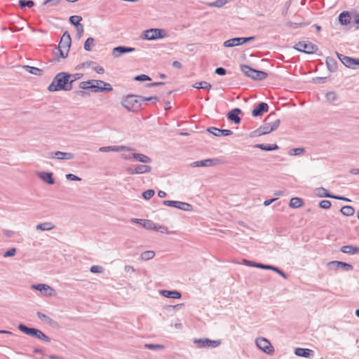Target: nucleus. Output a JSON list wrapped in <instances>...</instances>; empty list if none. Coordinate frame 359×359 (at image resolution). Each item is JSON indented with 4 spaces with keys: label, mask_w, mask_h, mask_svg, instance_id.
I'll list each match as a JSON object with an SVG mask.
<instances>
[{
    "label": "nucleus",
    "mask_w": 359,
    "mask_h": 359,
    "mask_svg": "<svg viewBox=\"0 0 359 359\" xmlns=\"http://www.w3.org/2000/svg\"><path fill=\"white\" fill-rule=\"evenodd\" d=\"M24 69H25L29 73L32 74H34V75H37V76H41L43 73V70L41 69H39L37 67H32V66H29V65H25L23 67Z\"/></svg>",
    "instance_id": "e433bc0d"
},
{
    "label": "nucleus",
    "mask_w": 359,
    "mask_h": 359,
    "mask_svg": "<svg viewBox=\"0 0 359 359\" xmlns=\"http://www.w3.org/2000/svg\"><path fill=\"white\" fill-rule=\"evenodd\" d=\"M242 111L239 108H235L228 112L227 118L234 123L238 124L241 121V118L239 117V114Z\"/></svg>",
    "instance_id": "a211bd4d"
},
{
    "label": "nucleus",
    "mask_w": 359,
    "mask_h": 359,
    "mask_svg": "<svg viewBox=\"0 0 359 359\" xmlns=\"http://www.w3.org/2000/svg\"><path fill=\"white\" fill-rule=\"evenodd\" d=\"M339 21L342 25H347L351 22V17L348 11H343L339 15Z\"/></svg>",
    "instance_id": "393cba45"
},
{
    "label": "nucleus",
    "mask_w": 359,
    "mask_h": 359,
    "mask_svg": "<svg viewBox=\"0 0 359 359\" xmlns=\"http://www.w3.org/2000/svg\"><path fill=\"white\" fill-rule=\"evenodd\" d=\"M158 100V97L157 96H151V97H144V96H140V101L142 103L145 102H147V101H152V100Z\"/></svg>",
    "instance_id": "bf43d9fd"
},
{
    "label": "nucleus",
    "mask_w": 359,
    "mask_h": 359,
    "mask_svg": "<svg viewBox=\"0 0 359 359\" xmlns=\"http://www.w3.org/2000/svg\"><path fill=\"white\" fill-rule=\"evenodd\" d=\"M294 48L299 52L312 54L318 50V46L310 41H302L296 43Z\"/></svg>",
    "instance_id": "0eeeda50"
},
{
    "label": "nucleus",
    "mask_w": 359,
    "mask_h": 359,
    "mask_svg": "<svg viewBox=\"0 0 359 359\" xmlns=\"http://www.w3.org/2000/svg\"><path fill=\"white\" fill-rule=\"evenodd\" d=\"M294 354L297 356L310 358L313 355V351L309 348H297L294 350Z\"/></svg>",
    "instance_id": "412c9836"
},
{
    "label": "nucleus",
    "mask_w": 359,
    "mask_h": 359,
    "mask_svg": "<svg viewBox=\"0 0 359 359\" xmlns=\"http://www.w3.org/2000/svg\"><path fill=\"white\" fill-rule=\"evenodd\" d=\"M82 76V74H69V80L71 81V84L72 85V83L78 79H80Z\"/></svg>",
    "instance_id": "052dcab7"
},
{
    "label": "nucleus",
    "mask_w": 359,
    "mask_h": 359,
    "mask_svg": "<svg viewBox=\"0 0 359 359\" xmlns=\"http://www.w3.org/2000/svg\"><path fill=\"white\" fill-rule=\"evenodd\" d=\"M340 212L344 216L350 217L353 215L355 210L351 205H344L341 208Z\"/></svg>",
    "instance_id": "72a5a7b5"
},
{
    "label": "nucleus",
    "mask_w": 359,
    "mask_h": 359,
    "mask_svg": "<svg viewBox=\"0 0 359 359\" xmlns=\"http://www.w3.org/2000/svg\"><path fill=\"white\" fill-rule=\"evenodd\" d=\"M304 148H294V149L290 150L289 154L297 156V155H300L301 154H302L304 152Z\"/></svg>",
    "instance_id": "5fc2aeb1"
},
{
    "label": "nucleus",
    "mask_w": 359,
    "mask_h": 359,
    "mask_svg": "<svg viewBox=\"0 0 359 359\" xmlns=\"http://www.w3.org/2000/svg\"><path fill=\"white\" fill-rule=\"evenodd\" d=\"M315 194L319 197H325L333 198V194L329 193L327 190L323 187H319L315 189Z\"/></svg>",
    "instance_id": "c85d7f7f"
},
{
    "label": "nucleus",
    "mask_w": 359,
    "mask_h": 359,
    "mask_svg": "<svg viewBox=\"0 0 359 359\" xmlns=\"http://www.w3.org/2000/svg\"><path fill=\"white\" fill-rule=\"evenodd\" d=\"M72 40L70 34L67 31H65L60 39V43L58 45V48H63L64 50H69V48L71 46Z\"/></svg>",
    "instance_id": "4468645a"
},
{
    "label": "nucleus",
    "mask_w": 359,
    "mask_h": 359,
    "mask_svg": "<svg viewBox=\"0 0 359 359\" xmlns=\"http://www.w3.org/2000/svg\"><path fill=\"white\" fill-rule=\"evenodd\" d=\"M31 288L39 291L41 293V294L46 297H52L55 294V290L46 284L39 283L32 285Z\"/></svg>",
    "instance_id": "9d476101"
},
{
    "label": "nucleus",
    "mask_w": 359,
    "mask_h": 359,
    "mask_svg": "<svg viewBox=\"0 0 359 359\" xmlns=\"http://www.w3.org/2000/svg\"><path fill=\"white\" fill-rule=\"evenodd\" d=\"M93 83H95L96 84H101V88H109L110 90H104V92H111L112 91L113 88L111 87V86L108 83H106L103 81H101V80H95V81H93Z\"/></svg>",
    "instance_id": "49530a36"
},
{
    "label": "nucleus",
    "mask_w": 359,
    "mask_h": 359,
    "mask_svg": "<svg viewBox=\"0 0 359 359\" xmlns=\"http://www.w3.org/2000/svg\"><path fill=\"white\" fill-rule=\"evenodd\" d=\"M38 176L46 183L48 184H53L55 180L53 178V173L48 172H41L38 173Z\"/></svg>",
    "instance_id": "5701e85b"
},
{
    "label": "nucleus",
    "mask_w": 359,
    "mask_h": 359,
    "mask_svg": "<svg viewBox=\"0 0 359 359\" xmlns=\"http://www.w3.org/2000/svg\"><path fill=\"white\" fill-rule=\"evenodd\" d=\"M36 315L38 316V318L43 322L50 325H53L54 324L56 323V322L55 320H53L52 318H50V317H48V316H46V314L40 312V311H38L36 313Z\"/></svg>",
    "instance_id": "473e14b6"
},
{
    "label": "nucleus",
    "mask_w": 359,
    "mask_h": 359,
    "mask_svg": "<svg viewBox=\"0 0 359 359\" xmlns=\"http://www.w3.org/2000/svg\"><path fill=\"white\" fill-rule=\"evenodd\" d=\"M90 90L95 93L104 92V90H110L109 88H102L101 84L90 83Z\"/></svg>",
    "instance_id": "a18cd8bd"
},
{
    "label": "nucleus",
    "mask_w": 359,
    "mask_h": 359,
    "mask_svg": "<svg viewBox=\"0 0 359 359\" xmlns=\"http://www.w3.org/2000/svg\"><path fill=\"white\" fill-rule=\"evenodd\" d=\"M135 50V49L132 47L119 46L115 47L112 49L111 54L114 57L118 58V57H120L123 54L132 53Z\"/></svg>",
    "instance_id": "ddd939ff"
},
{
    "label": "nucleus",
    "mask_w": 359,
    "mask_h": 359,
    "mask_svg": "<svg viewBox=\"0 0 359 359\" xmlns=\"http://www.w3.org/2000/svg\"><path fill=\"white\" fill-rule=\"evenodd\" d=\"M167 36V33L165 29L158 28H151L143 32L142 39L145 40H157L163 39Z\"/></svg>",
    "instance_id": "423d86ee"
},
{
    "label": "nucleus",
    "mask_w": 359,
    "mask_h": 359,
    "mask_svg": "<svg viewBox=\"0 0 359 359\" xmlns=\"http://www.w3.org/2000/svg\"><path fill=\"white\" fill-rule=\"evenodd\" d=\"M303 205L302 200L298 197H294L290 199L289 205L292 208H298L302 207Z\"/></svg>",
    "instance_id": "c9c22d12"
},
{
    "label": "nucleus",
    "mask_w": 359,
    "mask_h": 359,
    "mask_svg": "<svg viewBox=\"0 0 359 359\" xmlns=\"http://www.w3.org/2000/svg\"><path fill=\"white\" fill-rule=\"evenodd\" d=\"M55 226L51 222H43L37 224L36 229L41 231H50Z\"/></svg>",
    "instance_id": "f704fd0d"
},
{
    "label": "nucleus",
    "mask_w": 359,
    "mask_h": 359,
    "mask_svg": "<svg viewBox=\"0 0 359 359\" xmlns=\"http://www.w3.org/2000/svg\"><path fill=\"white\" fill-rule=\"evenodd\" d=\"M144 347L151 350L163 349V346L160 344H146Z\"/></svg>",
    "instance_id": "864d4df0"
},
{
    "label": "nucleus",
    "mask_w": 359,
    "mask_h": 359,
    "mask_svg": "<svg viewBox=\"0 0 359 359\" xmlns=\"http://www.w3.org/2000/svg\"><path fill=\"white\" fill-rule=\"evenodd\" d=\"M194 343L197 344L198 348H216L221 344L220 340H212L208 338L195 339Z\"/></svg>",
    "instance_id": "6e6552de"
},
{
    "label": "nucleus",
    "mask_w": 359,
    "mask_h": 359,
    "mask_svg": "<svg viewBox=\"0 0 359 359\" xmlns=\"http://www.w3.org/2000/svg\"><path fill=\"white\" fill-rule=\"evenodd\" d=\"M326 65H327V67L328 69V70L331 72H334L336 71V69H337V61L331 57H327L326 58Z\"/></svg>",
    "instance_id": "c756f323"
},
{
    "label": "nucleus",
    "mask_w": 359,
    "mask_h": 359,
    "mask_svg": "<svg viewBox=\"0 0 359 359\" xmlns=\"http://www.w3.org/2000/svg\"><path fill=\"white\" fill-rule=\"evenodd\" d=\"M280 125V120L275 118L274 114H270L264 120V124L253 132L254 136H260L269 134L278 128Z\"/></svg>",
    "instance_id": "f03ea898"
},
{
    "label": "nucleus",
    "mask_w": 359,
    "mask_h": 359,
    "mask_svg": "<svg viewBox=\"0 0 359 359\" xmlns=\"http://www.w3.org/2000/svg\"><path fill=\"white\" fill-rule=\"evenodd\" d=\"M66 178L68 180H72V181H81V179L79 177H78L74 174H72V173L67 174Z\"/></svg>",
    "instance_id": "e2e57ef3"
},
{
    "label": "nucleus",
    "mask_w": 359,
    "mask_h": 359,
    "mask_svg": "<svg viewBox=\"0 0 359 359\" xmlns=\"http://www.w3.org/2000/svg\"><path fill=\"white\" fill-rule=\"evenodd\" d=\"M160 294L165 297L170 299H180L182 297L181 293L177 290H160Z\"/></svg>",
    "instance_id": "4be33fe9"
},
{
    "label": "nucleus",
    "mask_w": 359,
    "mask_h": 359,
    "mask_svg": "<svg viewBox=\"0 0 359 359\" xmlns=\"http://www.w3.org/2000/svg\"><path fill=\"white\" fill-rule=\"evenodd\" d=\"M142 226L148 230H153V229L155 228V223L149 219H145L144 222H143Z\"/></svg>",
    "instance_id": "09e8293b"
},
{
    "label": "nucleus",
    "mask_w": 359,
    "mask_h": 359,
    "mask_svg": "<svg viewBox=\"0 0 359 359\" xmlns=\"http://www.w3.org/2000/svg\"><path fill=\"white\" fill-rule=\"evenodd\" d=\"M193 87L197 89H210L212 86L207 81H200L195 83Z\"/></svg>",
    "instance_id": "58836bf2"
},
{
    "label": "nucleus",
    "mask_w": 359,
    "mask_h": 359,
    "mask_svg": "<svg viewBox=\"0 0 359 359\" xmlns=\"http://www.w3.org/2000/svg\"><path fill=\"white\" fill-rule=\"evenodd\" d=\"M18 4L21 8H24L26 6L32 8L34 6V2L32 0H19Z\"/></svg>",
    "instance_id": "79ce46f5"
},
{
    "label": "nucleus",
    "mask_w": 359,
    "mask_h": 359,
    "mask_svg": "<svg viewBox=\"0 0 359 359\" xmlns=\"http://www.w3.org/2000/svg\"><path fill=\"white\" fill-rule=\"evenodd\" d=\"M133 156V159L143 163H150L152 161L150 157L143 154L135 153Z\"/></svg>",
    "instance_id": "cd10ccee"
},
{
    "label": "nucleus",
    "mask_w": 359,
    "mask_h": 359,
    "mask_svg": "<svg viewBox=\"0 0 359 359\" xmlns=\"http://www.w3.org/2000/svg\"><path fill=\"white\" fill-rule=\"evenodd\" d=\"M57 52L59 53L60 57L62 58H66L68 56L69 51H67V50L57 48Z\"/></svg>",
    "instance_id": "680f3d73"
},
{
    "label": "nucleus",
    "mask_w": 359,
    "mask_h": 359,
    "mask_svg": "<svg viewBox=\"0 0 359 359\" xmlns=\"http://www.w3.org/2000/svg\"><path fill=\"white\" fill-rule=\"evenodd\" d=\"M255 147L259 148L263 151H271L273 150H276L278 149V146L277 144H257L255 145Z\"/></svg>",
    "instance_id": "2f4dec72"
},
{
    "label": "nucleus",
    "mask_w": 359,
    "mask_h": 359,
    "mask_svg": "<svg viewBox=\"0 0 359 359\" xmlns=\"http://www.w3.org/2000/svg\"><path fill=\"white\" fill-rule=\"evenodd\" d=\"M163 204L167 206L174 207L184 211H191L192 205L189 203L176 201H163Z\"/></svg>",
    "instance_id": "9b49d317"
},
{
    "label": "nucleus",
    "mask_w": 359,
    "mask_h": 359,
    "mask_svg": "<svg viewBox=\"0 0 359 359\" xmlns=\"http://www.w3.org/2000/svg\"><path fill=\"white\" fill-rule=\"evenodd\" d=\"M49 158H55L60 160H72L74 158V155L69 152H63V151H55L50 154V156Z\"/></svg>",
    "instance_id": "6ab92c4d"
},
{
    "label": "nucleus",
    "mask_w": 359,
    "mask_h": 359,
    "mask_svg": "<svg viewBox=\"0 0 359 359\" xmlns=\"http://www.w3.org/2000/svg\"><path fill=\"white\" fill-rule=\"evenodd\" d=\"M72 85L69 80V74L60 72L53 78L52 83L48 86V90L50 92L59 90H70Z\"/></svg>",
    "instance_id": "f257e3e1"
},
{
    "label": "nucleus",
    "mask_w": 359,
    "mask_h": 359,
    "mask_svg": "<svg viewBox=\"0 0 359 359\" xmlns=\"http://www.w3.org/2000/svg\"><path fill=\"white\" fill-rule=\"evenodd\" d=\"M155 194L153 189H148L142 193V196L145 200L150 199Z\"/></svg>",
    "instance_id": "603ef678"
},
{
    "label": "nucleus",
    "mask_w": 359,
    "mask_h": 359,
    "mask_svg": "<svg viewBox=\"0 0 359 359\" xmlns=\"http://www.w3.org/2000/svg\"><path fill=\"white\" fill-rule=\"evenodd\" d=\"M82 20V18L79 15H72L69 18V22L75 26V27L81 25V21Z\"/></svg>",
    "instance_id": "a19ab883"
},
{
    "label": "nucleus",
    "mask_w": 359,
    "mask_h": 359,
    "mask_svg": "<svg viewBox=\"0 0 359 359\" xmlns=\"http://www.w3.org/2000/svg\"><path fill=\"white\" fill-rule=\"evenodd\" d=\"M330 269L343 268L345 271H351L353 269V266L346 262L340 261H332L328 263Z\"/></svg>",
    "instance_id": "dca6fc26"
},
{
    "label": "nucleus",
    "mask_w": 359,
    "mask_h": 359,
    "mask_svg": "<svg viewBox=\"0 0 359 359\" xmlns=\"http://www.w3.org/2000/svg\"><path fill=\"white\" fill-rule=\"evenodd\" d=\"M257 346L267 354H272L274 352L273 346L269 341L264 337H259L255 341Z\"/></svg>",
    "instance_id": "1a4fd4ad"
},
{
    "label": "nucleus",
    "mask_w": 359,
    "mask_h": 359,
    "mask_svg": "<svg viewBox=\"0 0 359 359\" xmlns=\"http://www.w3.org/2000/svg\"><path fill=\"white\" fill-rule=\"evenodd\" d=\"M215 74L219 76H224L226 74V70L224 67H217L215 69Z\"/></svg>",
    "instance_id": "774afa93"
},
{
    "label": "nucleus",
    "mask_w": 359,
    "mask_h": 359,
    "mask_svg": "<svg viewBox=\"0 0 359 359\" xmlns=\"http://www.w3.org/2000/svg\"><path fill=\"white\" fill-rule=\"evenodd\" d=\"M242 44L243 42L241 37L232 38L224 42V46L227 48L234 47Z\"/></svg>",
    "instance_id": "b1692460"
},
{
    "label": "nucleus",
    "mask_w": 359,
    "mask_h": 359,
    "mask_svg": "<svg viewBox=\"0 0 359 359\" xmlns=\"http://www.w3.org/2000/svg\"><path fill=\"white\" fill-rule=\"evenodd\" d=\"M90 271L93 273H100L103 271V268L100 266L94 265L90 268Z\"/></svg>",
    "instance_id": "4d7b16f0"
},
{
    "label": "nucleus",
    "mask_w": 359,
    "mask_h": 359,
    "mask_svg": "<svg viewBox=\"0 0 359 359\" xmlns=\"http://www.w3.org/2000/svg\"><path fill=\"white\" fill-rule=\"evenodd\" d=\"M16 249L15 248H12L7 250L5 254L4 255V257H12L15 255Z\"/></svg>",
    "instance_id": "69168bd1"
},
{
    "label": "nucleus",
    "mask_w": 359,
    "mask_h": 359,
    "mask_svg": "<svg viewBox=\"0 0 359 359\" xmlns=\"http://www.w3.org/2000/svg\"><path fill=\"white\" fill-rule=\"evenodd\" d=\"M285 25L288 27H291L292 29H297L298 27H301L302 25V23H297V22H286Z\"/></svg>",
    "instance_id": "338daca9"
},
{
    "label": "nucleus",
    "mask_w": 359,
    "mask_h": 359,
    "mask_svg": "<svg viewBox=\"0 0 359 359\" xmlns=\"http://www.w3.org/2000/svg\"><path fill=\"white\" fill-rule=\"evenodd\" d=\"M88 66H91L92 68L98 74H103L104 72V69L102 67L96 65L95 62H90L88 63Z\"/></svg>",
    "instance_id": "de8ad7c7"
},
{
    "label": "nucleus",
    "mask_w": 359,
    "mask_h": 359,
    "mask_svg": "<svg viewBox=\"0 0 359 359\" xmlns=\"http://www.w3.org/2000/svg\"><path fill=\"white\" fill-rule=\"evenodd\" d=\"M154 256H155V252L154 251H153V250H148V251L143 252L140 255V259L142 261H147V260H149V259H152Z\"/></svg>",
    "instance_id": "4c0bfd02"
},
{
    "label": "nucleus",
    "mask_w": 359,
    "mask_h": 359,
    "mask_svg": "<svg viewBox=\"0 0 359 359\" xmlns=\"http://www.w3.org/2000/svg\"><path fill=\"white\" fill-rule=\"evenodd\" d=\"M319 206L323 209H328L331 206V202L327 200H323L320 202Z\"/></svg>",
    "instance_id": "13d9d810"
},
{
    "label": "nucleus",
    "mask_w": 359,
    "mask_h": 359,
    "mask_svg": "<svg viewBox=\"0 0 359 359\" xmlns=\"http://www.w3.org/2000/svg\"><path fill=\"white\" fill-rule=\"evenodd\" d=\"M207 131L217 137H219L220 135L229 136L233 133V132L231 130L219 129L215 127L208 128L207 129Z\"/></svg>",
    "instance_id": "f3484780"
},
{
    "label": "nucleus",
    "mask_w": 359,
    "mask_h": 359,
    "mask_svg": "<svg viewBox=\"0 0 359 359\" xmlns=\"http://www.w3.org/2000/svg\"><path fill=\"white\" fill-rule=\"evenodd\" d=\"M227 2V0H216L215 1L208 3L207 6L210 8H221L223 6H224Z\"/></svg>",
    "instance_id": "ea45409f"
},
{
    "label": "nucleus",
    "mask_w": 359,
    "mask_h": 359,
    "mask_svg": "<svg viewBox=\"0 0 359 359\" xmlns=\"http://www.w3.org/2000/svg\"><path fill=\"white\" fill-rule=\"evenodd\" d=\"M151 170V167L147 165H138L135 168V172H137V175L149 173Z\"/></svg>",
    "instance_id": "7c9ffc66"
},
{
    "label": "nucleus",
    "mask_w": 359,
    "mask_h": 359,
    "mask_svg": "<svg viewBox=\"0 0 359 359\" xmlns=\"http://www.w3.org/2000/svg\"><path fill=\"white\" fill-rule=\"evenodd\" d=\"M341 251L348 255L359 254V248L353 245H344L341 248Z\"/></svg>",
    "instance_id": "bb28decb"
},
{
    "label": "nucleus",
    "mask_w": 359,
    "mask_h": 359,
    "mask_svg": "<svg viewBox=\"0 0 359 359\" xmlns=\"http://www.w3.org/2000/svg\"><path fill=\"white\" fill-rule=\"evenodd\" d=\"M93 81H95V79L82 81L79 83V88L83 90L90 89V83H93Z\"/></svg>",
    "instance_id": "8fccbe9b"
},
{
    "label": "nucleus",
    "mask_w": 359,
    "mask_h": 359,
    "mask_svg": "<svg viewBox=\"0 0 359 359\" xmlns=\"http://www.w3.org/2000/svg\"><path fill=\"white\" fill-rule=\"evenodd\" d=\"M140 95H129L123 97L121 104L128 111L137 112L141 109Z\"/></svg>",
    "instance_id": "7ed1b4c3"
},
{
    "label": "nucleus",
    "mask_w": 359,
    "mask_h": 359,
    "mask_svg": "<svg viewBox=\"0 0 359 359\" xmlns=\"http://www.w3.org/2000/svg\"><path fill=\"white\" fill-rule=\"evenodd\" d=\"M269 110V105L265 102H260L258 105L252 110V114L253 116H259L263 114L264 112H266Z\"/></svg>",
    "instance_id": "aec40b11"
},
{
    "label": "nucleus",
    "mask_w": 359,
    "mask_h": 359,
    "mask_svg": "<svg viewBox=\"0 0 359 359\" xmlns=\"http://www.w3.org/2000/svg\"><path fill=\"white\" fill-rule=\"evenodd\" d=\"M336 54L341 63L347 67L353 68L354 66L359 65L358 58L351 57L338 53H336Z\"/></svg>",
    "instance_id": "f8f14e48"
},
{
    "label": "nucleus",
    "mask_w": 359,
    "mask_h": 359,
    "mask_svg": "<svg viewBox=\"0 0 359 359\" xmlns=\"http://www.w3.org/2000/svg\"><path fill=\"white\" fill-rule=\"evenodd\" d=\"M93 46H94V39L89 37L86 40L83 48L86 51H90Z\"/></svg>",
    "instance_id": "c03bdc74"
},
{
    "label": "nucleus",
    "mask_w": 359,
    "mask_h": 359,
    "mask_svg": "<svg viewBox=\"0 0 359 359\" xmlns=\"http://www.w3.org/2000/svg\"><path fill=\"white\" fill-rule=\"evenodd\" d=\"M137 81H151V78L146 74H140L135 77L134 79Z\"/></svg>",
    "instance_id": "6e6d98bb"
},
{
    "label": "nucleus",
    "mask_w": 359,
    "mask_h": 359,
    "mask_svg": "<svg viewBox=\"0 0 359 359\" xmlns=\"http://www.w3.org/2000/svg\"><path fill=\"white\" fill-rule=\"evenodd\" d=\"M124 150L127 151H133L134 149L126 147V146H107V147H102L99 148V151L100 152H120Z\"/></svg>",
    "instance_id": "2eb2a0df"
},
{
    "label": "nucleus",
    "mask_w": 359,
    "mask_h": 359,
    "mask_svg": "<svg viewBox=\"0 0 359 359\" xmlns=\"http://www.w3.org/2000/svg\"><path fill=\"white\" fill-rule=\"evenodd\" d=\"M213 161H215V159L208 158L202 161H194L191 164V166L193 168L208 167L212 165Z\"/></svg>",
    "instance_id": "a878e982"
},
{
    "label": "nucleus",
    "mask_w": 359,
    "mask_h": 359,
    "mask_svg": "<svg viewBox=\"0 0 359 359\" xmlns=\"http://www.w3.org/2000/svg\"><path fill=\"white\" fill-rule=\"evenodd\" d=\"M153 230H154L156 231L161 232V233H168V228L166 226L158 224H156V223H155V228L153 229Z\"/></svg>",
    "instance_id": "3c124183"
},
{
    "label": "nucleus",
    "mask_w": 359,
    "mask_h": 359,
    "mask_svg": "<svg viewBox=\"0 0 359 359\" xmlns=\"http://www.w3.org/2000/svg\"><path fill=\"white\" fill-rule=\"evenodd\" d=\"M325 97L327 101L333 102L337 100L338 96L335 91L327 92L325 95Z\"/></svg>",
    "instance_id": "37998d69"
},
{
    "label": "nucleus",
    "mask_w": 359,
    "mask_h": 359,
    "mask_svg": "<svg viewBox=\"0 0 359 359\" xmlns=\"http://www.w3.org/2000/svg\"><path fill=\"white\" fill-rule=\"evenodd\" d=\"M18 329L21 332H22L23 333H25V334H27L29 336L35 337V338L39 339H41V340L45 341L46 342H50V338L49 337H48L42 331H41L40 330H38L36 328L28 327L25 325H24L22 323H20L18 325Z\"/></svg>",
    "instance_id": "20e7f679"
},
{
    "label": "nucleus",
    "mask_w": 359,
    "mask_h": 359,
    "mask_svg": "<svg viewBox=\"0 0 359 359\" xmlns=\"http://www.w3.org/2000/svg\"><path fill=\"white\" fill-rule=\"evenodd\" d=\"M241 70L245 76L252 79L253 80L262 81L268 76V74L266 72L255 69L245 65L241 66Z\"/></svg>",
    "instance_id": "39448f33"
},
{
    "label": "nucleus",
    "mask_w": 359,
    "mask_h": 359,
    "mask_svg": "<svg viewBox=\"0 0 359 359\" xmlns=\"http://www.w3.org/2000/svg\"><path fill=\"white\" fill-rule=\"evenodd\" d=\"M61 0H46L43 1V5H50V6H57Z\"/></svg>",
    "instance_id": "0e129e2a"
}]
</instances>
